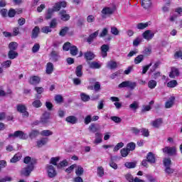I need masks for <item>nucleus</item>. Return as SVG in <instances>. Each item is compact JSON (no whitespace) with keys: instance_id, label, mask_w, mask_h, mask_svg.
<instances>
[{"instance_id":"nucleus-22","label":"nucleus","mask_w":182,"mask_h":182,"mask_svg":"<svg viewBox=\"0 0 182 182\" xmlns=\"http://www.w3.org/2000/svg\"><path fill=\"white\" fill-rule=\"evenodd\" d=\"M50 59L53 62H58L59 60V54L56 51H52L50 54Z\"/></svg>"},{"instance_id":"nucleus-63","label":"nucleus","mask_w":182,"mask_h":182,"mask_svg":"<svg viewBox=\"0 0 182 182\" xmlns=\"http://www.w3.org/2000/svg\"><path fill=\"white\" fill-rule=\"evenodd\" d=\"M55 100L56 103H62L63 102V97L62 95H55Z\"/></svg>"},{"instance_id":"nucleus-13","label":"nucleus","mask_w":182,"mask_h":182,"mask_svg":"<svg viewBox=\"0 0 182 182\" xmlns=\"http://www.w3.org/2000/svg\"><path fill=\"white\" fill-rule=\"evenodd\" d=\"M97 36H99V31L90 34L88 38H87V42L90 45V43H92Z\"/></svg>"},{"instance_id":"nucleus-9","label":"nucleus","mask_w":182,"mask_h":182,"mask_svg":"<svg viewBox=\"0 0 182 182\" xmlns=\"http://www.w3.org/2000/svg\"><path fill=\"white\" fill-rule=\"evenodd\" d=\"M96 55L95 53L90 50H88L84 53V58L86 59L87 63L90 62V60H93Z\"/></svg>"},{"instance_id":"nucleus-3","label":"nucleus","mask_w":182,"mask_h":182,"mask_svg":"<svg viewBox=\"0 0 182 182\" xmlns=\"http://www.w3.org/2000/svg\"><path fill=\"white\" fill-rule=\"evenodd\" d=\"M9 137H18L21 140H26L28 139V134L22 131H16L14 134H10Z\"/></svg>"},{"instance_id":"nucleus-4","label":"nucleus","mask_w":182,"mask_h":182,"mask_svg":"<svg viewBox=\"0 0 182 182\" xmlns=\"http://www.w3.org/2000/svg\"><path fill=\"white\" fill-rule=\"evenodd\" d=\"M34 166L33 165H28L27 167L24 168L21 171V174L26 177H29L31 173L33 171Z\"/></svg>"},{"instance_id":"nucleus-43","label":"nucleus","mask_w":182,"mask_h":182,"mask_svg":"<svg viewBox=\"0 0 182 182\" xmlns=\"http://www.w3.org/2000/svg\"><path fill=\"white\" fill-rule=\"evenodd\" d=\"M80 97L82 102H89L90 100V96L84 92L80 94Z\"/></svg>"},{"instance_id":"nucleus-21","label":"nucleus","mask_w":182,"mask_h":182,"mask_svg":"<svg viewBox=\"0 0 182 182\" xmlns=\"http://www.w3.org/2000/svg\"><path fill=\"white\" fill-rule=\"evenodd\" d=\"M39 32H41V28H39V26H35L32 30L31 38L33 39H36L39 35Z\"/></svg>"},{"instance_id":"nucleus-49","label":"nucleus","mask_w":182,"mask_h":182,"mask_svg":"<svg viewBox=\"0 0 182 182\" xmlns=\"http://www.w3.org/2000/svg\"><path fill=\"white\" fill-rule=\"evenodd\" d=\"M127 149L129 151H133V150H134V149H136V144H134V142H130L127 145Z\"/></svg>"},{"instance_id":"nucleus-59","label":"nucleus","mask_w":182,"mask_h":182,"mask_svg":"<svg viewBox=\"0 0 182 182\" xmlns=\"http://www.w3.org/2000/svg\"><path fill=\"white\" fill-rule=\"evenodd\" d=\"M143 53L145 56H150V55H151V48H145L143 50Z\"/></svg>"},{"instance_id":"nucleus-58","label":"nucleus","mask_w":182,"mask_h":182,"mask_svg":"<svg viewBox=\"0 0 182 182\" xmlns=\"http://www.w3.org/2000/svg\"><path fill=\"white\" fill-rule=\"evenodd\" d=\"M88 129L90 132H92V133H96L97 131V127H96V124H91Z\"/></svg>"},{"instance_id":"nucleus-18","label":"nucleus","mask_w":182,"mask_h":182,"mask_svg":"<svg viewBox=\"0 0 182 182\" xmlns=\"http://www.w3.org/2000/svg\"><path fill=\"white\" fill-rule=\"evenodd\" d=\"M151 124L153 126V127H155V129H159V127L163 124V119L161 118L156 119L153 121Z\"/></svg>"},{"instance_id":"nucleus-42","label":"nucleus","mask_w":182,"mask_h":182,"mask_svg":"<svg viewBox=\"0 0 182 182\" xmlns=\"http://www.w3.org/2000/svg\"><path fill=\"white\" fill-rule=\"evenodd\" d=\"M54 10L52 9H48L46 14V19H50L52 18V15H53Z\"/></svg>"},{"instance_id":"nucleus-62","label":"nucleus","mask_w":182,"mask_h":182,"mask_svg":"<svg viewBox=\"0 0 182 182\" xmlns=\"http://www.w3.org/2000/svg\"><path fill=\"white\" fill-rule=\"evenodd\" d=\"M70 48H72V45L70 44V42L65 43L63 46V50H66V51L69 50Z\"/></svg>"},{"instance_id":"nucleus-44","label":"nucleus","mask_w":182,"mask_h":182,"mask_svg":"<svg viewBox=\"0 0 182 182\" xmlns=\"http://www.w3.org/2000/svg\"><path fill=\"white\" fill-rule=\"evenodd\" d=\"M114 158L113 156L110 157V161H109V166L112 167V168H114V170H117L118 166L116 163L114 162Z\"/></svg>"},{"instance_id":"nucleus-37","label":"nucleus","mask_w":182,"mask_h":182,"mask_svg":"<svg viewBox=\"0 0 182 182\" xmlns=\"http://www.w3.org/2000/svg\"><path fill=\"white\" fill-rule=\"evenodd\" d=\"M157 86V82L154 80H150L148 82V87L149 89H154Z\"/></svg>"},{"instance_id":"nucleus-60","label":"nucleus","mask_w":182,"mask_h":182,"mask_svg":"<svg viewBox=\"0 0 182 182\" xmlns=\"http://www.w3.org/2000/svg\"><path fill=\"white\" fill-rule=\"evenodd\" d=\"M131 132L133 133V134L138 136V134H140L141 129H139L137 127H132Z\"/></svg>"},{"instance_id":"nucleus-20","label":"nucleus","mask_w":182,"mask_h":182,"mask_svg":"<svg viewBox=\"0 0 182 182\" xmlns=\"http://www.w3.org/2000/svg\"><path fill=\"white\" fill-rule=\"evenodd\" d=\"M87 64L90 69H100L102 68V65L96 61L87 62Z\"/></svg>"},{"instance_id":"nucleus-45","label":"nucleus","mask_w":182,"mask_h":182,"mask_svg":"<svg viewBox=\"0 0 182 182\" xmlns=\"http://www.w3.org/2000/svg\"><path fill=\"white\" fill-rule=\"evenodd\" d=\"M129 108L132 109V110H137L139 109V102L134 101L130 105Z\"/></svg>"},{"instance_id":"nucleus-7","label":"nucleus","mask_w":182,"mask_h":182,"mask_svg":"<svg viewBox=\"0 0 182 182\" xmlns=\"http://www.w3.org/2000/svg\"><path fill=\"white\" fill-rule=\"evenodd\" d=\"M47 171L48 177H50V178H53V177H55L57 174L56 170H55V167H53V166L52 165H48L47 166Z\"/></svg>"},{"instance_id":"nucleus-50","label":"nucleus","mask_w":182,"mask_h":182,"mask_svg":"<svg viewBox=\"0 0 182 182\" xmlns=\"http://www.w3.org/2000/svg\"><path fill=\"white\" fill-rule=\"evenodd\" d=\"M149 26V23H139L137 24V29H146Z\"/></svg>"},{"instance_id":"nucleus-57","label":"nucleus","mask_w":182,"mask_h":182,"mask_svg":"<svg viewBox=\"0 0 182 182\" xmlns=\"http://www.w3.org/2000/svg\"><path fill=\"white\" fill-rule=\"evenodd\" d=\"M123 146H124V144H123V142H119L118 143L113 149V151H119V150H120V149H122V147H123Z\"/></svg>"},{"instance_id":"nucleus-48","label":"nucleus","mask_w":182,"mask_h":182,"mask_svg":"<svg viewBox=\"0 0 182 182\" xmlns=\"http://www.w3.org/2000/svg\"><path fill=\"white\" fill-rule=\"evenodd\" d=\"M141 133L144 136V137H149L150 136V132L146 128H141Z\"/></svg>"},{"instance_id":"nucleus-25","label":"nucleus","mask_w":182,"mask_h":182,"mask_svg":"<svg viewBox=\"0 0 182 182\" xmlns=\"http://www.w3.org/2000/svg\"><path fill=\"white\" fill-rule=\"evenodd\" d=\"M75 174L76 176L80 177V176H83V173H85V169L82 166H77L75 167Z\"/></svg>"},{"instance_id":"nucleus-34","label":"nucleus","mask_w":182,"mask_h":182,"mask_svg":"<svg viewBox=\"0 0 182 182\" xmlns=\"http://www.w3.org/2000/svg\"><path fill=\"white\" fill-rule=\"evenodd\" d=\"M32 107H36V109H39V107H42V102L39 100H35L32 102Z\"/></svg>"},{"instance_id":"nucleus-64","label":"nucleus","mask_w":182,"mask_h":182,"mask_svg":"<svg viewBox=\"0 0 182 182\" xmlns=\"http://www.w3.org/2000/svg\"><path fill=\"white\" fill-rule=\"evenodd\" d=\"M125 178L127 180V181L133 182L134 181V178H133V176H132L130 173H127L125 175Z\"/></svg>"},{"instance_id":"nucleus-46","label":"nucleus","mask_w":182,"mask_h":182,"mask_svg":"<svg viewBox=\"0 0 182 182\" xmlns=\"http://www.w3.org/2000/svg\"><path fill=\"white\" fill-rule=\"evenodd\" d=\"M41 32L43 33L48 34V33L52 32V28L50 26H43L41 28Z\"/></svg>"},{"instance_id":"nucleus-32","label":"nucleus","mask_w":182,"mask_h":182,"mask_svg":"<svg viewBox=\"0 0 182 182\" xmlns=\"http://www.w3.org/2000/svg\"><path fill=\"white\" fill-rule=\"evenodd\" d=\"M103 136L102 135V134L97 132L95 134V140L94 141V143L95 144H99L101 141H102V139Z\"/></svg>"},{"instance_id":"nucleus-39","label":"nucleus","mask_w":182,"mask_h":182,"mask_svg":"<svg viewBox=\"0 0 182 182\" xmlns=\"http://www.w3.org/2000/svg\"><path fill=\"white\" fill-rule=\"evenodd\" d=\"M60 160V157L57 156V157H52L50 159V164H53V166H56L58 167V163Z\"/></svg>"},{"instance_id":"nucleus-40","label":"nucleus","mask_w":182,"mask_h":182,"mask_svg":"<svg viewBox=\"0 0 182 182\" xmlns=\"http://www.w3.org/2000/svg\"><path fill=\"white\" fill-rule=\"evenodd\" d=\"M70 52L73 56H76L78 52L77 47H76L75 46H72L70 48Z\"/></svg>"},{"instance_id":"nucleus-30","label":"nucleus","mask_w":182,"mask_h":182,"mask_svg":"<svg viewBox=\"0 0 182 182\" xmlns=\"http://www.w3.org/2000/svg\"><path fill=\"white\" fill-rule=\"evenodd\" d=\"M41 136H43L44 137H49V136H52L53 134V132L49 129L43 130L40 132Z\"/></svg>"},{"instance_id":"nucleus-36","label":"nucleus","mask_w":182,"mask_h":182,"mask_svg":"<svg viewBox=\"0 0 182 182\" xmlns=\"http://www.w3.org/2000/svg\"><path fill=\"white\" fill-rule=\"evenodd\" d=\"M107 68L109 69H116L117 68V63L116 61H109L107 64Z\"/></svg>"},{"instance_id":"nucleus-17","label":"nucleus","mask_w":182,"mask_h":182,"mask_svg":"<svg viewBox=\"0 0 182 182\" xmlns=\"http://www.w3.org/2000/svg\"><path fill=\"white\" fill-rule=\"evenodd\" d=\"M176 100V97H171L165 103V107L166 109H170L171 107H173L174 105V101Z\"/></svg>"},{"instance_id":"nucleus-28","label":"nucleus","mask_w":182,"mask_h":182,"mask_svg":"<svg viewBox=\"0 0 182 182\" xmlns=\"http://www.w3.org/2000/svg\"><path fill=\"white\" fill-rule=\"evenodd\" d=\"M141 6H143L144 9H149V8L151 6V0H142Z\"/></svg>"},{"instance_id":"nucleus-33","label":"nucleus","mask_w":182,"mask_h":182,"mask_svg":"<svg viewBox=\"0 0 182 182\" xmlns=\"http://www.w3.org/2000/svg\"><path fill=\"white\" fill-rule=\"evenodd\" d=\"M68 164L69 162L68 161V160L64 159L57 165V168H62V167H68Z\"/></svg>"},{"instance_id":"nucleus-47","label":"nucleus","mask_w":182,"mask_h":182,"mask_svg":"<svg viewBox=\"0 0 182 182\" xmlns=\"http://www.w3.org/2000/svg\"><path fill=\"white\" fill-rule=\"evenodd\" d=\"M178 85V83H177V80H173L169 81L167 83V87H176V86H177Z\"/></svg>"},{"instance_id":"nucleus-27","label":"nucleus","mask_w":182,"mask_h":182,"mask_svg":"<svg viewBox=\"0 0 182 182\" xmlns=\"http://www.w3.org/2000/svg\"><path fill=\"white\" fill-rule=\"evenodd\" d=\"M18 56V52L15 50H9L8 53L9 59H11V60L16 59Z\"/></svg>"},{"instance_id":"nucleus-26","label":"nucleus","mask_w":182,"mask_h":182,"mask_svg":"<svg viewBox=\"0 0 182 182\" xmlns=\"http://www.w3.org/2000/svg\"><path fill=\"white\" fill-rule=\"evenodd\" d=\"M41 134V132H39L37 129H33L31 132L28 134V136L30 139H36V137H38Z\"/></svg>"},{"instance_id":"nucleus-54","label":"nucleus","mask_w":182,"mask_h":182,"mask_svg":"<svg viewBox=\"0 0 182 182\" xmlns=\"http://www.w3.org/2000/svg\"><path fill=\"white\" fill-rule=\"evenodd\" d=\"M164 166L167 168V167H170V166H171V159H168V158H165L164 159Z\"/></svg>"},{"instance_id":"nucleus-56","label":"nucleus","mask_w":182,"mask_h":182,"mask_svg":"<svg viewBox=\"0 0 182 182\" xmlns=\"http://www.w3.org/2000/svg\"><path fill=\"white\" fill-rule=\"evenodd\" d=\"M68 31H69V27H64L62 28L59 33L60 36H65V35L68 33Z\"/></svg>"},{"instance_id":"nucleus-55","label":"nucleus","mask_w":182,"mask_h":182,"mask_svg":"<svg viewBox=\"0 0 182 182\" xmlns=\"http://www.w3.org/2000/svg\"><path fill=\"white\" fill-rule=\"evenodd\" d=\"M76 167H77L76 164H73L65 169V172L68 173V174H70V173H72V171H73V170H75Z\"/></svg>"},{"instance_id":"nucleus-29","label":"nucleus","mask_w":182,"mask_h":182,"mask_svg":"<svg viewBox=\"0 0 182 182\" xmlns=\"http://www.w3.org/2000/svg\"><path fill=\"white\" fill-rule=\"evenodd\" d=\"M65 120L68 122V123L75 124L77 122V118L75 116H69L66 117Z\"/></svg>"},{"instance_id":"nucleus-31","label":"nucleus","mask_w":182,"mask_h":182,"mask_svg":"<svg viewBox=\"0 0 182 182\" xmlns=\"http://www.w3.org/2000/svg\"><path fill=\"white\" fill-rule=\"evenodd\" d=\"M22 154L21 153L16 154L13 158L10 160V163H16L19 161V159H21Z\"/></svg>"},{"instance_id":"nucleus-15","label":"nucleus","mask_w":182,"mask_h":182,"mask_svg":"<svg viewBox=\"0 0 182 182\" xmlns=\"http://www.w3.org/2000/svg\"><path fill=\"white\" fill-rule=\"evenodd\" d=\"M28 82L30 85H39V83H41V77L38 76L31 77Z\"/></svg>"},{"instance_id":"nucleus-5","label":"nucleus","mask_w":182,"mask_h":182,"mask_svg":"<svg viewBox=\"0 0 182 182\" xmlns=\"http://www.w3.org/2000/svg\"><path fill=\"white\" fill-rule=\"evenodd\" d=\"M142 36L146 41H151L154 38V33L151 32V30H146L142 33Z\"/></svg>"},{"instance_id":"nucleus-38","label":"nucleus","mask_w":182,"mask_h":182,"mask_svg":"<svg viewBox=\"0 0 182 182\" xmlns=\"http://www.w3.org/2000/svg\"><path fill=\"white\" fill-rule=\"evenodd\" d=\"M144 60V55H139L134 59V63L136 65H139V63H141Z\"/></svg>"},{"instance_id":"nucleus-61","label":"nucleus","mask_w":182,"mask_h":182,"mask_svg":"<svg viewBox=\"0 0 182 182\" xmlns=\"http://www.w3.org/2000/svg\"><path fill=\"white\" fill-rule=\"evenodd\" d=\"M174 57L176 59H181L182 60V50H179L175 53Z\"/></svg>"},{"instance_id":"nucleus-35","label":"nucleus","mask_w":182,"mask_h":182,"mask_svg":"<svg viewBox=\"0 0 182 182\" xmlns=\"http://www.w3.org/2000/svg\"><path fill=\"white\" fill-rule=\"evenodd\" d=\"M9 50H16L18 49V43L16 42H11L9 44Z\"/></svg>"},{"instance_id":"nucleus-8","label":"nucleus","mask_w":182,"mask_h":182,"mask_svg":"<svg viewBox=\"0 0 182 182\" xmlns=\"http://www.w3.org/2000/svg\"><path fill=\"white\" fill-rule=\"evenodd\" d=\"M48 141H49V139L47 137L41 138L36 142V146L38 148L43 147V146H46L48 144Z\"/></svg>"},{"instance_id":"nucleus-19","label":"nucleus","mask_w":182,"mask_h":182,"mask_svg":"<svg viewBox=\"0 0 182 182\" xmlns=\"http://www.w3.org/2000/svg\"><path fill=\"white\" fill-rule=\"evenodd\" d=\"M53 69H54L53 63H48L46 64V73H47V75H52V73H53Z\"/></svg>"},{"instance_id":"nucleus-41","label":"nucleus","mask_w":182,"mask_h":182,"mask_svg":"<svg viewBox=\"0 0 182 182\" xmlns=\"http://www.w3.org/2000/svg\"><path fill=\"white\" fill-rule=\"evenodd\" d=\"M97 176L103 177L105 176V168L102 166H98L97 169Z\"/></svg>"},{"instance_id":"nucleus-53","label":"nucleus","mask_w":182,"mask_h":182,"mask_svg":"<svg viewBox=\"0 0 182 182\" xmlns=\"http://www.w3.org/2000/svg\"><path fill=\"white\" fill-rule=\"evenodd\" d=\"M125 167L127 168H134L136 167V163L135 162H126L124 164Z\"/></svg>"},{"instance_id":"nucleus-6","label":"nucleus","mask_w":182,"mask_h":182,"mask_svg":"<svg viewBox=\"0 0 182 182\" xmlns=\"http://www.w3.org/2000/svg\"><path fill=\"white\" fill-rule=\"evenodd\" d=\"M162 151L164 153H166V154H168L169 156H174V154H176V151H177V149L176 147L166 146L162 149Z\"/></svg>"},{"instance_id":"nucleus-11","label":"nucleus","mask_w":182,"mask_h":182,"mask_svg":"<svg viewBox=\"0 0 182 182\" xmlns=\"http://www.w3.org/2000/svg\"><path fill=\"white\" fill-rule=\"evenodd\" d=\"M146 160L150 164H155L156 163V155L153 152H149L146 155Z\"/></svg>"},{"instance_id":"nucleus-10","label":"nucleus","mask_w":182,"mask_h":182,"mask_svg":"<svg viewBox=\"0 0 182 182\" xmlns=\"http://www.w3.org/2000/svg\"><path fill=\"white\" fill-rule=\"evenodd\" d=\"M101 56L106 58L107 56V52H109L110 47L107 44H104L101 46Z\"/></svg>"},{"instance_id":"nucleus-24","label":"nucleus","mask_w":182,"mask_h":182,"mask_svg":"<svg viewBox=\"0 0 182 182\" xmlns=\"http://www.w3.org/2000/svg\"><path fill=\"white\" fill-rule=\"evenodd\" d=\"M114 10L110 7H105L102 10V15H112Z\"/></svg>"},{"instance_id":"nucleus-52","label":"nucleus","mask_w":182,"mask_h":182,"mask_svg":"<svg viewBox=\"0 0 182 182\" xmlns=\"http://www.w3.org/2000/svg\"><path fill=\"white\" fill-rule=\"evenodd\" d=\"M56 26H58V20L56 18H53L50 23V27L51 29H55Z\"/></svg>"},{"instance_id":"nucleus-12","label":"nucleus","mask_w":182,"mask_h":182,"mask_svg":"<svg viewBox=\"0 0 182 182\" xmlns=\"http://www.w3.org/2000/svg\"><path fill=\"white\" fill-rule=\"evenodd\" d=\"M176 76H180V71L176 67H172L169 73V77L174 79Z\"/></svg>"},{"instance_id":"nucleus-2","label":"nucleus","mask_w":182,"mask_h":182,"mask_svg":"<svg viewBox=\"0 0 182 182\" xmlns=\"http://www.w3.org/2000/svg\"><path fill=\"white\" fill-rule=\"evenodd\" d=\"M17 112L21 113L23 117H29V112H28L26 105L23 104H19L16 106Z\"/></svg>"},{"instance_id":"nucleus-1","label":"nucleus","mask_w":182,"mask_h":182,"mask_svg":"<svg viewBox=\"0 0 182 182\" xmlns=\"http://www.w3.org/2000/svg\"><path fill=\"white\" fill-rule=\"evenodd\" d=\"M136 86H137V82H132L130 80H127L121 82L118 85V87H119V89H122L123 87H128V89H130L131 90H134Z\"/></svg>"},{"instance_id":"nucleus-14","label":"nucleus","mask_w":182,"mask_h":182,"mask_svg":"<svg viewBox=\"0 0 182 182\" xmlns=\"http://www.w3.org/2000/svg\"><path fill=\"white\" fill-rule=\"evenodd\" d=\"M23 163L28 164V166H35L36 164V159L31 158V156H26L24 158Z\"/></svg>"},{"instance_id":"nucleus-16","label":"nucleus","mask_w":182,"mask_h":182,"mask_svg":"<svg viewBox=\"0 0 182 182\" xmlns=\"http://www.w3.org/2000/svg\"><path fill=\"white\" fill-rule=\"evenodd\" d=\"M60 16L62 21H69L70 19V16L65 10L60 11Z\"/></svg>"},{"instance_id":"nucleus-51","label":"nucleus","mask_w":182,"mask_h":182,"mask_svg":"<svg viewBox=\"0 0 182 182\" xmlns=\"http://www.w3.org/2000/svg\"><path fill=\"white\" fill-rule=\"evenodd\" d=\"M129 151H130L127 148H123L121 150V156H122L123 157H127V156H129Z\"/></svg>"},{"instance_id":"nucleus-23","label":"nucleus","mask_w":182,"mask_h":182,"mask_svg":"<svg viewBox=\"0 0 182 182\" xmlns=\"http://www.w3.org/2000/svg\"><path fill=\"white\" fill-rule=\"evenodd\" d=\"M83 70V65H80L77 66L75 69V75L77 77H82L83 76V72L82 71Z\"/></svg>"}]
</instances>
